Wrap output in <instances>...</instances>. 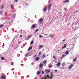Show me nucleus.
<instances>
[{"label":"nucleus","mask_w":79,"mask_h":79,"mask_svg":"<svg viewBox=\"0 0 79 79\" xmlns=\"http://www.w3.org/2000/svg\"><path fill=\"white\" fill-rule=\"evenodd\" d=\"M49 67L50 68H52V65L51 64H50V66H49Z\"/></svg>","instance_id":"nucleus-42"},{"label":"nucleus","mask_w":79,"mask_h":79,"mask_svg":"<svg viewBox=\"0 0 79 79\" xmlns=\"http://www.w3.org/2000/svg\"><path fill=\"white\" fill-rule=\"evenodd\" d=\"M47 77H48V79H50V77H49V75H47Z\"/></svg>","instance_id":"nucleus-22"},{"label":"nucleus","mask_w":79,"mask_h":79,"mask_svg":"<svg viewBox=\"0 0 79 79\" xmlns=\"http://www.w3.org/2000/svg\"><path fill=\"white\" fill-rule=\"evenodd\" d=\"M48 71V69H46L45 70V73H50V70L49 69V70Z\"/></svg>","instance_id":"nucleus-1"},{"label":"nucleus","mask_w":79,"mask_h":79,"mask_svg":"<svg viewBox=\"0 0 79 79\" xmlns=\"http://www.w3.org/2000/svg\"><path fill=\"white\" fill-rule=\"evenodd\" d=\"M74 28V27H72V29H73Z\"/></svg>","instance_id":"nucleus-62"},{"label":"nucleus","mask_w":79,"mask_h":79,"mask_svg":"<svg viewBox=\"0 0 79 79\" xmlns=\"http://www.w3.org/2000/svg\"><path fill=\"white\" fill-rule=\"evenodd\" d=\"M1 59L2 60H5V58L2 57H1Z\"/></svg>","instance_id":"nucleus-21"},{"label":"nucleus","mask_w":79,"mask_h":79,"mask_svg":"<svg viewBox=\"0 0 79 79\" xmlns=\"http://www.w3.org/2000/svg\"><path fill=\"white\" fill-rule=\"evenodd\" d=\"M40 72L39 71L37 72V75H39V74H40Z\"/></svg>","instance_id":"nucleus-13"},{"label":"nucleus","mask_w":79,"mask_h":79,"mask_svg":"<svg viewBox=\"0 0 79 79\" xmlns=\"http://www.w3.org/2000/svg\"><path fill=\"white\" fill-rule=\"evenodd\" d=\"M4 8V6H3L2 7V8Z\"/></svg>","instance_id":"nucleus-52"},{"label":"nucleus","mask_w":79,"mask_h":79,"mask_svg":"<svg viewBox=\"0 0 79 79\" xmlns=\"http://www.w3.org/2000/svg\"><path fill=\"white\" fill-rule=\"evenodd\" d=\"M31 38V36H29L27 37L28 39H30Z\"/></svg>","instance_id":"nucleus-39"},{"label":"nucleus","mask_w":79,"mask_h":79,"mask_svg":"<svg viewBox=\"0 0 79 79\" xmlns=\"http://www.w3.org/2000/svg\"><path fill=\"white\" fill-rule=\"evenodd\" d=\"M7 37H9V36H8V35H7Z\"/></svg>","instance_id":"nucleus-58"},{"label":"nucleus","mask_w":79,"mask_h":79,"mask_svg":"<svg viewBox=\"0 0 79 79\" xmlns=\"http://www.w3.org/2000/svg\"><path fill=\"white\" fill-rule=\"evenodd\" d=\"M42 66H43V64H41L40 65V68H41L42 67Z\"/></svg>","instance_id":"nucleus-16"},{"label":"nucleus","mask_w":79,"mask_h":79,"mask_svg":"<svg viewBox=\"0 0 79 79\" xmlns=\"http://www.w3.org/2000/svg\"><path fill=\"white\" fill-rule=\"evenodd\" d=\"M54 75H52L51 76V77H50V79H53V77H54Z\"/></svg>","instance_id":"nucleus-17"},{"label":"nucleus","mask_w":79,"mask_h":79,"mask_svg":"<svg viewBox=\"0 0 79 79\" xmlns=\"http://www.w3.org/2000/svg\"><path fill=\"white\" fill-rule=\"evenodd\" d=\"M44 79H47L46 77H45L44 78Z\"/></svg>","instance_id":"nucleus-54"},{"label":"nucleus","mask_w":79,"mask_h":79,"mask_svg":"<svg viewBox=\"0 0 79 79\" xmlns=\"http://www.w3.org/2000/svg\"><path fill=\"white\" fill-rule=\"evenodd\" d=\"M32 46L29 49H28V51H30V50H31L32 49Z\"/></svg>","instance_id":"nucleus-12"},{"label":"nucleus","mask_w":79,"mask_h":79,"mask_svg":"<svg viewBox=\"0 0 79 79\" xmlns=\"http://www.w3.org/2000/svg\"><path fill=\"white\" fill-rule=\"evenodd\" d=\"M66 45H67V44H64V47H65V48L66 47Z\"/></svg>","instance_id":"nucleus-32"},{"label":"nucleus","mask_w":79,"mask_h":79,"mask_svg":"<svg viewBox=\"0 0 79 79\" xmlns=\"http://www.w3.org/2000/svg\"><path fill=\"white\" fill-rule=\"evenodd\" d=\"M2 13H3V12L2 11H1L0 12V15H2Z\"/></svg>","instance_id":"nucleus-29"},{"label":"nucleus","mask_w":79,"mask_h":79,"mask_svg":"<svg viewBox=\"0 0 79 79\" xmlns=\"http://www.w3.org/2000/svg\"><path fill=\"white\" fill-rule=\"evenodd\" d=\"M16 48H17L16 47V48H14V49H15V50H16Z\"/></svg>","instance_id":"nucleus-47"},{"label":"nucleus","mask_w":79,"mask_h":79,"mask_svg":"<svg viewBox=\"0 0 79 79\" xmlns=\"http://www.w3.org/2000/svg\"><path fill=\"white\" fill-rule=\"evenodd\" d=\"M67 10V9H66V8H64V10Z\"/></svg>","instance_id":"nucleus-45"},{"label":"nucleus","mask_w":79,"mask_h":79,"mask_svg":"<svg viewBox=\"0 0 79 79\" xmlns=\"http://www.w3.org/2000/svg\"><path fill=\"white\" fill-rule=\"evenodd\" d=\"M37 56V55H35L34 56H33L34 58H35V56Z\"/></svg>","instance_id":"nucleus-50"},{"label":"nucleus","mask_w":79,"mask_h":79,"mask_svg":"<svg viewBox=\"0 0 79 79\" xmlns=\"http://www.w3.org/2000/svg\"><path fill=\"white\" fill-rule=\"evenodd\" d=\"M13 17H14V19H15V17H16V15L15 14L13 16Z\"/></svg>","instance_id":"nucleus-24"},{"label":"nucleus","mask_w":79,"mask_h":79,"mask_svg":"<svg viewBox=\"0 0 79 79\" xmlns=\"http://www.w3.org/2000/svg\"><path fill=\"white\" fill-rule=\"evenodd\" d=\"M53 72H52L50 74L51 75H53Z\"/></svg>","instance_id":"nucleus-36"},{"label":"nucleus","mask_w":79,"mask_h":79,"mask_svg":"<svg viewBox=\"0 0 79 79\" xmlns=\"http://www.w3.org/2000/svg\"><path fill=\"white\" fill-rule=\"evenodd\" d=\"M39 37H40V38H42V37H43V36L42 35H40Z\"/></svg>","instance_id":"nucleus-28"},{"label":"nucleus","mask_w":79,"mask_h":79,"mask_svg":"<svg viewBox=\"0 0 79 79\" xmlns=\"http://www.w3.org/2000/svg\"><path fill=\"white\" fill-rule=\"evenodd\" d=\"M69 53V52L68 51H66L65 53V55H68Z\"/></svg>","instance_id":"nucleus-10"},{"label":"nucleus","mask_w":79,"mask_h":79,"mask_svg":"<svg viewBox=\"0 0 79 79\" xmlns=\"http://www.w3.org/2000/svg\"><path fill=\"white\" fill-rule=\"evenodd\" d=\"M65 55H63L62 56V58H64V57H65Z\"/></svg>","instance_id":"nucleus-19"},{"label":"nucleus","mask_w":79,"mask_h":79,"mask_svg":"<svg viewBox=\"0 0 79 79\" xmlns=\"http://www.w3.org/2000/svg\"><path fill=\"white\" fill-rule=\"evenodd\" d=\"M43 48V45H40L39 49H41V48Z\"/></svg>","instance_id":"nucleus-8"},{"label":"nucleus","mask_w":79,"mask_h":79,"mask_svg":"<svg viewBox=\"0 0 79 79\" xmlns=\"http://www.w3.org/2000/svg\"><path fill=\"white\" fill-rule=\"evenodd\" d=\"M73 66H74L73 64H71L69 65V69H71V68L73 67Z\"/></svg>","instance_id":"nucleus-2"},{"label":"nucleus","mask_w":79,"mask_h":79,"mask_svg":"<svg viewBox=\"0 0 79 79\" xmlns=\"http://www.w3.org/2000/svg\"><path fill=\"white\" fill-rule=\"evenodd\" d=\"M51 8V4H49V6H48V10L49 11H50V10Z\"/></svg>","instance_id":"nucleus-3"},{"label":"nucleus","mask_w":79,"mask_h":79,"mask_svg":"<svg viewBox=\"0 0 79 79\" xmlns=\"http://www.w3.org/2000/svg\"><path fill=\"white\" fill-rule=\"evenodd\" d=\"M64 11H65V12H66V11H67V10H64Z\"/></svg>","instance_id":"nucleus-51"},{"label":"nucleus","mask_w":79,"mask_h":79,"mask_svg":"<svg viewBox=\"0 0 79 79\" xmlns=\"http://www.w3.org/2000/svg\"><path fill=\"white\" fill-rule=\"evenodd\" d=\"M9 74V73H7V74Z\"/></svg>","instance_id":"nucleus-64"},{"label":"nucleus","mask_w":79,"mask_h":79,"mask_svg":"<svg viewBox=\"0 0 79 79\" xmlns=\"http://www.w3.org/2000/svg\"><path fill=\"white\" fill-rule=\"evenodd\" d=\"M42 21H43V19H42V18H41L39 20V22H42Z\"/></svg>","instance_id":"nucleus-9"},{"label":"nucleus","mask_w":79,"mask_h":79,"mask_svg":"<svg viewBox=\"0 0 79 79\" xmlns=\"http://www.w3.org/2000/svg\"><path fill=\"white\" fill-rule=\"evenodd\" d=\"M78 12V11H75V13H77Z\"/></svg>","instance_id":"nucleus-53"},{"label":"nucleus","mask_w":79,"mask_h":79,"mask_svg":"<svg viewBox=\"0 0 79 79\" xmlns=\"http://www.w3.org/2000/svg\"><path fill=\"white\" fill-rule=\"evenodd\" d=\"M14 64H13V63H12L11 64V65H13Z\"/></svg>","instance_id":"nucleus-49"},{"label":"nucleus","mask_w":79,"mask_h":79,"mask_svg":"<svg viewBox=\"0 0 79 79\" xmlns=\"http://www.w3.org/2000/svg\"><path fill=\"white\" fill-rule=\"evenodd\" d=\"M62 41H63V42H65V41H66V39H64V40H62Z\"/></svg>","instance_id":"nucleus-35"},{"label":"nucleus","mask_w":79,"mask_h":79,"mask_svg":"<svg viewBox=\"0 0 79 79\" xmlns=\"http://www.w3.org/2000/svg\"><path fill=\"white\" fill-rule=\"evenodd\" d=\"M41 79H43V77H42Z\"/></svg>","instance_id":"nucleus-60"},{"label":"nucleus","mask_w":79,"mask_h":79,"mask_svg":"<svg viewBox=\"0 0 79 79\" xmlns=\"http://www.w3.org/2000/svg\"><path fill=\"white\" fill-rule=\"evenodd\" d=\"M65 66L66 64L64 62L63 64H62V67H64V66Z\"/></svg>","instance_id":"nucleus-6"},{"label":"nucleus","mask_w":79,"mask_h":79,"mask_svg":"<svg viewBox=\"0 0 79 79\" xmlns=\"http://www.w3.org/2000/svg\"><path fill=\"white\" fill-rule=\"evenodd\" d=\"M61 69H64V68H63V66H62L61 67Z\"/></svg>","instance_id":"nucleus-38"},{"label":"nucleus","mask_w":79,"mask_h":79,"mask_svg":"<svg viewBox=\"0 0 79 79\" xmlns=\"http://www.w3.org/2000/svg\"><path fill=\"white\" fill-rule=\"evenodd\" d=\"M35 25H36V24H34L32 26V27L33 28V29H34L35 27Z\"/></svg>","instance_id":"nucleus-7"},{"label":"nucleus","mask_w":79,"mask_h":79,"mask_svg":"<svg viewBox=\"0 0 79 79\" xmlns=\"http://www.w3.org/2000/svg\"><path fill=\"white\" fill-rule=\"evenodd\" d=\"M7 23V22H5V23H4V24H6Z\"/></svg>","instance_id":"nucleus-48"},{"label":"nucleus","mask_w":79,"mask_h":79,"mask_svg":"<svg viewBox=\"0 0 79 79\" xmlns=\"http://www.w3.org/2000/svg\"><path fill=\"white\" fill-rule=\"evenodd\" d=\"M47 61L46 60H44L43 62L44 64H46L47 63Z\"/></svg>","instance_id":"nucleus-20"},{"label":"nucleus","mask_w":79,"mask_h":79,"mask_svg":"<svg viewBox=\"0 0 79 79\" xmlns=\"http://www.w3.org/2000/svg\"><path fill=\"white\" fill-rule=\"evenodd\" d=\"M43 34L44 35H46V36H47V35H48V34H45L44 33Z\"/></svg>","instance_id":"nucleus-34"},{"label":"nucleus","mask_w":79,"mask_h":79,"mask_svg":"<svg viewBox=\"0 0 79 79\" xmlns=\"http://www.w3.org/2000/svg\"><path fill=\"white\" fill-rule=\"evenodd\" d=\"M55 72H57L58 71L57 70H55Z\"/></svg>","instance_id":"nucleus-44"},{"label":"nucleus","mask_w":79,"mask_h":79,"mask_svg":"<svg viewBox=\"0 0 79 79\" xmlns=\"http://www.w3.org/2000/svg\"><path fill=\"white\" fill-rule=\"evenodd\" d=\"M21 32H22V31H23V30H21Z\"/></svg>","instance_id":"nucleus-57"},{"label":"nucleus","mask_w":79,"mask_h":79,"mask_svg":"<svg viewBox=\"0 0 79 79\" xmlns=\"http://www.w3.org/2000/svg\"><path fill=\"white\" fill-rule=\"evenodd\" d=\"M38 30H39L38 29H37L35 30V32L34 33H35V32H37V31H38Z\"/></svg>","instance_id":"nucleus-26"},{"label":"nucleus","mask_w":79,"mask_h":79,"mask_svg":"<svg viewBox=\"0 0 79 79\" xmlns=\"http://www.w3.org/2000/svg\"><path fill=\"white\" fill-rule=\"evenodd\" d=\"M48 56V55H47V56Z\"/></svg>","instance_id":"nucleus-59"},{"label":"nucleus","mask_w":79,"mask_h":79,"mask_svg":"<svg viewBox=\"0 0 79 79\" xmlns=\"http://www.w3.org/2000/svg\"><path fill=\"white\" fill-rule=\"evenodd\" d=\"M35 79H37V78H35Z\"/></svg>","instance_id":"nucleus-61"},{"label":"nucleus","mask_w":79,"mask_h":79,"mask_svg":"<svg viewBox=\"0 0 79 79\" xmlns=\"http://www.w3.org/2000/svg\"><path fill=\"white\" fill-rule=\"evenodd\" d=\"M23 37V35H20V37Z\"/></svg>","instance_id":"nucleus-43"},{"label":"nucleus","mask_w":79,"mask_h":79,"mask_svg":"<svg viewBox=\"0 0 79 79\" xmlns=\"http://www.w3.org/2000/svg\"><path fill=\"white\" fill-rule=\"evenodd\" d=\"M4 25H0V27H3V26Z\"/></svg>","instance_id":"nucleus-33"},{"label":"nucleus","mask_w":79,"mask_h":79,"mask_svg":"<svg viewBox=\"0 0 79 79\" xmlns=\"http://www.w3.org/2000/svg\"><path fill=\"white\" fill-rule=\"evenodd\" d=\"M4 37H5V38L6 37V36H4Z\"/></svg>","instance_id":"nucleus-56"},{"label":"nucleus","mask_w":79,"mask_h":79,"mask_svg":"<svg viewBox=\"0 0 79 79\" xmlns=\"http://www.w3.org/2000/svg\"><path fill=\"white\" fill-rule=\"evenodd\" d=\"M65 48V47L63 46V47H62V49H64V48Z\"/></svg>","instance_id":"nucleus-31"},{"label":"nucleus","mask_w":79,"mask_h":79,"mask_svg":"<svg viewBox=\"0 0 79 79\" xmlns=\"http://www.w3.org/2000/svg\"><path fill=\"white\" fill-rule=\"evenodd\" d=\"M11 6H12V7H14V5H11Z\"/></svg>","instance_id":"nucleus-46"},{"label":"nucleus","mask_w":79,"mask_h":79,"mask_svg":"<svg viewBox=\"0 0 79 79\" xmlns=\"http://www.w3.org/2000/svg\"><path fill=\"white\" fill-rule=\"evenodd\" d=\"M41 55V52H40L39 53V55Z\"/></svg>","instance_id":"nucleus-37"},{"label":"nucleus","mask_w":79,"mask_h":79,"mask_svg":"<svg viewBox=\"0 0 79 79\" xmlns=\"http://www.w3.org/2000/svg\"><path fill=\"white\" fill-rule=\"evenodd\" d=\"M64 2H65V3H69V0H65Z\"/></svg>","instance_id":"nucleus-18"},{"label":"nucleus","mask_w":79,"mask_h":79,"mask_svg":"<svg viewBox=\"0 0 79 79\" xmlns=\"http://www.w3.org/2000/svg\"><path fill=\"white\" fill-rule=\"evenodd\" d=\"M57 64L58 66H60L61 65V63L59 62Z\"/></svg>","instance_id":"nucleus-11"},{"label":"nucleus","mask_w":79,"mask_h":79,"mask_svg":"<svg viewBox=\"0 0 79 79\" xmlns=\"http://www.w3.org/2000/svg\"><path fill=\"white\" fill-rule=\"evenodd\" d=\"M15 2H16V3H17L18 2V0H15Z\"/></svg>","instance_id":"nucleus-30"},{"label":"nucleus","mask_w":79,"mask_h":79,"mask_svg":"<svg viewBox=\"0 0 79 79\" xmlns=\"http://www.w3.org/2000/svg\"><path fill=\"white\" fill-rule=\"evenodd\" d=\"M53 58H55V56H53Z\"/></svg>","instance_id":"nucleus-55"},{"label":"nucleus","mask_w":79,"mask_h":79,"mask_svg":"<svg viewBox=\"0 0 79 79\" xmlns=\"http://www.w3.org/2000/svg\"><path fill=\"white\" fill-rule=\"evenodd\" d=\"M45 57H46V56H45V54L43 55L42 57L43 58H45Z\"/></svg>","instance_id":"nucleus-14"},{"label":"nucleus","mask_w":79,"mask_h":79,"mask_svg":"<svg viewBox=\"0 0 79 79\" xmlns=\"http://www.w3.org/2000/svg\"><path fill=\"white\" fill-rule=\"evenodd\" d=\"M39 57H37L35 59H36V61H39Z\"/></svg>","instance_id":"nucleus-15"},{"label":"nucleus","mask_w":79,"mask_h":79,"mask_svg":"<svg viewBox=\"0 0 79 79\" xmlns=\"http://www.w3.org/2000/svg\"><path fill=\"white\" fill-rule=\"evenodd\" d=\"M25 57H27V56H28V55L27 54H26L25 55Z\"/></svg>","instance_id":"nucleus-25"},{"label":"nucleus","mask_w":79,"mask_h":79,"mask_svg":"<svg viewBox=\"0 0 79 79\" xmlns=\"http://www.w3.org/2000/svg\"><path fill=\"white\" fill-rule=\"evenodd\" d=\"M42 74H44V71H43L42 72Z\"/></svg>","instance_id":"nucleus-41"},{"label":"nucleus","mask_w":79,"mask_h":79,"mask_svg":"<svg viewBox=\"0 0 79 79\" xmlns=\"http://www.w3.org/2000/svg\"><path fill=\"white\" fill-rule=\"evenodd\" d=\"M15 38H14V39H13V40H15Z\"/></svg>","instance_id":"nucleus-63"},{"label":"nucleus","mask_w":79,"mask_h":79,"mask_svg":"<svg viewBox=\"0 0 79 79\" xmlns=\"http://www.w3.org/2000/svg\"><path fill=\"white\" fill-rule=\"evenodd\" d=\"M76 60H77V59L75 58V59H73V62H74V61H76Z\"/></svg>","instance_id":"nucleus-27"},{"label":"nucleus","mask_w":79,"mask_h":79,"mask_svg":"<svg viewBox=\"0 0 79 79\" xmlns=\"http://www.w3.org/2000/svg\"><path fill=\"white\" fill-rule=\"evenodd\" d=\"M2 74L3 76H2L1 78L2 79H5V76H5V74L4 73H2Z\"/></svg>","instance_id":"nucleus-4"},{"label":"nucleus","mask_w":79,"mask_h":79,"mask_svg":"<svg viewBox=\"0 0 79 79\" xmlns=\"http://www.w3.org/2000/svg\"><path fill=\"white\" fill-rule=\"evenodd\" d=\"M47 10V7L45 6L43 9V11H44V12H45V11H46Z\"/></svg>","instance_id":"nucleus-5"},{"label":"nucleus","mask_w":79,"mask_h":79,"mask_svg":"<svg viewBox=\"0 0 79 79\" xmlns=\"http://www.w3.org/2000/svg\"><path fill=\"white\" fill-rule=\"evenodd\" d=\"M53 37V35H51V36H50V38L51 37Z\"/></svg>","instance_id":"nucleus-40"},{"label":"nucleus","mask_w":79,"mask_h":79,"mask_svg":"<svg viewBox=\"0 0 79 79\" xmlns=\"http://www.w3.org/2000/svg\"><path fill=\"white\" fill-rule=\"evenodd\" d=\"M34 44V41H31V44Z\"/></svg>","instance_id":"nucleus-23"}]
</instances>
